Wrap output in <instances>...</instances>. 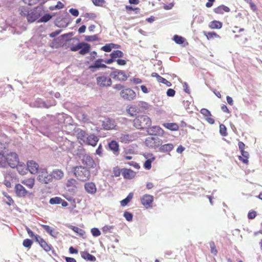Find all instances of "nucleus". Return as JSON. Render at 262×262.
<instances>
[{"label": "nucleus", "instance_id": "obj_1", "mask_svg": "<svg viewBox=\"0 0 262 262\" xmlns=\"http://www.w3.org/2000/svg\"><path fill=\"white\" fill-rule=\"evenodd\" d=\"M134 126L137 129H144L151 125V120L147 115H139L133 121Z\"/></svg>", "mask_w": 262, "mask_h": 262}, {"label": "nucleus", "instance_id": "obj_2", "mask_svg": "<svg viewBox=\"0 0 262 262\" xmlns=\"http://www.w3.org/2000/svg\"><path fill=\"white\" fill-rule=\"evenodd\" d=\"M73 172L74 176L80 181H86L91 177L90 170L82 165L74 167Z\"/></svg>", "mask_w": 262, "mask_h": 262}, {"label": "nucleus", "instance_id": "obj_3", "mask_svg": "<svg viewBox=\"0 0 262 262\" xmlns=\"http://www.w3.org/2000/svg\"><path fill=\"white\" fill-rule=\"evenodd\" d=\"M0 162L4 164L7 163L10 167L14 168L18 164L19 158L15 152H10L6 156L0 154Z\"/></svg>", "mask_w": 262, "mask_h": 262}, {"label": "nucleus", "instance_id": "obj_4", "mask_svg": "<svg viewBox=\"0 0 262 262\" xmlns=\"http://www.w3.org/2000/svg\"><path fill=\"white\" fill-rule=\"evenodd\" d=\"M70 50L73 52H76L80 50L79 53L81 55H84L90 52L91 46L90 44L84 42H80L77 45L72 44L70 47Z\"/></svg>", "mask_w": 262, "mask_h": 262}, {"label": "nucleus", "instance_id": "obj_5", "mask_svg": "<svg viewBox=\"0 0 262 262\" xmlns=\"http://www.w3.org/2000/svg\"><path fill=\"white\" fill-rule=\"evenodd\" d=\"M42 14V8L40 7L34 8L30 12H28L27 18L29 22L32 23L39 18Z\"/></svg>", "mask_w": 262, "mask_h": 262}, {"label": "nucleus", "instance_id": "obj_6", "mask_svg": "<svg viewBox=\"0 0 262 262\" xmlns=\"http://www.w3.org/2000/svg\"><path fill=\"white\" fill-rule=\"evenodd\" d=\"M38 180L43 184H49L52 181L51 174L46 168H41L38 172Z\"/></svg>", "mask_w": 262, "mask_h": 262}, {"label": "nucleus", "instance_id": "obj_7", "mask_svg": "<svg viewBox=\"0 0 262 262\" xmlns=\"http://www.w3.org/2000/svg\"><path fill=\"white\" fill-rule=\"evenodd\" d=\"M82 166L88 168L89 170L91 169L94 168L96 164L94 160L90 155H84L81 158Z\"/></svg>", "mask_w": 262, "mask_h": 262}, {"label": "nucleus", "instance_id": "obj_8", "mask_svg": "<svg viewBox=\"0 0 262 262\" xmlns=\"http://www.w3.org/2000/svg\"><path fill=\"white\" fill-rule=\"evenodd\" d=\"M120 94L123 99L128 101L134 100L136 97V94L135 92L129 88L122 90L120 92Z\"/></svg>", "mask_w": 262, "mask_h": 262}, {"label": "nucleus", "instance_id": "obj_9", "mask_svg": "<svg viewBox=\"0 0 262 262\" xmlns=\"http://www.w3.org/2000/svg\"><path fill=\"white\" fill-rule=\"evenodd\" d=\"M97 84L101 87L110 86L112 83L111 78L105 75H101L97 77Z\"/></svg>", "mask_w": 262, "mask_h": 262}, {"label": "nucleus", "instance_id": "obj_10", "mask_svg": "<svg viewBox=\"0 0 262 262\" xmlns=\"http://www.w3.org/2000/svg\"><path fill=\"white\" fill-rule=\"evenodd\" d=\"M141 204L146 208H151L152 207L154 196L151 195L146 194L140 199Z\"/></svg>", "mask_w": 262, "mask_h": 262}, {"label": "nucleus", "instance_id": "obj_11", "mask_svg": "<svg viewBox=\"0 0 262 262\" xmlns=\"http://www.w3.org/2000/svg\"><path fill=\"white\" fill-rule=\"evenodd\" d=\"M111 76L114 79L119 81H125L128 76L125 73L121 70H116L111 73Z\"/></svg>", "mask_w": 262, "mask_h": 262}, {"label": "nucleus", "instance_id": "obj_12", "mask_svg": "<svg viewBox=\"0 0 262 262\" xmlns=\"http://www.w3.org/2000/svg\"><path fill=\"white\" fill-rule=\"evenodd\" d=\"M16 195L19 198H25L28 195L29 192L20 184H17L14 187Z\"/></svg>", "mask_w": 262, "mask_h": 262}, {"label": "nucleus", "instance_id": "obj_13", "mask_svg": "<svg viewBox=\"0 0 262 262\" xmlns=\"http://www.w3.org/2000/svg\"><path fill=\"white\" fill-rule=\"evenodd\" d=\"M146 145L151 148H156L161 144V141L159 139L150 137L145 140Z\"/></svg>", "mask_w": 262, "mask_h": 262}, {"label": "nucleus", "instance_id": "obj_14", "mask_svg": "<svg viewBox=\"0 0 262 262\" xmlns=\"http://www.w3.org/2000/svg\"><path fill=\"white\" fill-rule=\"evenodd\" d=\"M200 113L205 117V120L210 124H213L215 122L211 112L207 109L203 108L200 111Z\"/></svg>", "mask_w": 262, "mask_h": 262}, {"label": "nucleus", "instance_id": "obj_15", "mask_svg": "<svg viewBox=\"0 0 262 262\" xmlns=\"http://www.w3.org/2000/svg\"><path fill=\"white\" fill-rule=\"evenodd\" d=\"M27 168L31 173L35 174L39 172V165L35 161L30 160L27 162Z\"/></svg>", "mask_w": 262, "mask_h": 262}, {"label": "nucleus", "instance_id": "obj_16", "mask_svg": "<svg viewBox=\"0 0 262 262\" xmlns=\"http://www.w3.org/2000/svg\"><path fill=\"white\" fill-rule=\"evenodd\" d=\"M35 239L39 245L47 252H49L51 249V246L49 245L42 238L38 235L35 236Z\"/></svg>", "mask_w": 262, "mask_h": 262}, {"label": "nucleus", "instance_id": "obj_17", "mask_svg": "<svg viewBox=\"0 0 262 262\" xmlns=\"http://www.w3.org/2000/svg\"><path fill=\"white\" fill-rule=\"evenodd\" d=\"M122 175L125 179H132L136 175V172L130 169L123 168L121 170Z\"/></svg>", "mask_w": 262, "mask_h": 262}, {"label": "nucleus", "instance_id": "obj_18", "mask_svg": "<svg viewBox=\"0 0 262 262\" xmlns=\"http://www.w3.org/2000/svg\"><path fill=\"white\" fill-rule=\"evenodd\" d=\"M84 188L88 193L91 194H95L97 191L96 186L93 182H87L85 183Z\"/></svg>", "mask_w": 262, "mask_h": 262}, {"label": "nucleus", "instance_id": "obj_19", "mask_svg": "<svg viewBox=\"0 0 262 262\" xmlns=\"http://www.w3.org/2000/svg\"><path fill=\"white\" fill-rule=\"evenodd\" d=\"M102 126L104 129L110 130L115 128L116 124L114 120L110 119H106L103 122Z\"/></svg>", "mask_w": 262, "mask_h": 262}, {"label": "nucleus", "instance_id": "obj_20", "mask_svg": "<svg viewBox=\"0 0 262 262\" xmlns=\"http://www.w3.org/2000/svg\"><path fill=\"white\" fill-rule=\"evenodd\" d=\"M99 140L98 137L94 134H91L88 136L85 143L86 144L95 146Z\"/></svg>", "mask_w": 262, "mask_h": 262}, {"label": "nucleus", "instance_id": "obj_21", "mask_svg": "<svg viewBox=\"0 0 262 262\" xmlns=\"http://www.w3.org/2000/svg\"><path fill=\"white\" fill-rule=\"evenodd\" d=\"M134 140V136L127 134H121L119 137V141L122 143H127L133 141Z\"/></svg>", "mask_w": 262, "mask_h": 262}, {"label": "nucleus", "instance_id": "obj_22", "mask_svg": "<svg viewBox=\"0 0 262 262\" xmlns=\"http://www.w3.org/2000/svg\"><path fill=\"white\" fill-rule=\"evenodd\" d=\"M108 147L113 153L118 155L119 154V146L118 143L115 140H112L108 143Z\"/></svg>", "mask_w": 262, "mask_h": 262}, {"label": "nucleus", "instance_id": "obj_23", "mask_svg": "<svg viewBox=\"0 0 262 262\" xmlns=\"http://www.w3.org/2000/svg\"><path fill=\"white\" fill-rule=\"evenodd\" d=\"M230 9L229 7L222 5L213 9L214 13L219 14H223L225 12H229Z\"/></svg>", "mask_w": 262, "mask_h": 262}, {"label": "nucleus", "instance_id": "obj_24", "mask_svg": "<svg viewBox=\"0 0 262 262\" xmlns=\"http://www.w3.org/2000/svg\"><path fill=\"white\" fill-rule=\"evenodd\" d=\"M163 127L171 131H178L179 129V125L176 123H164Z\"/></svg>", "mask_w": 262, "mask_h": 262}, {"label": "nucleus", "instance_id": "obj_25", "mask_svg": "<svg viewBox=\"0 0 262 262\" xmlns=\"http://www.w3.org/2000/svg\"><path fill=\"white\" fill-rule=\"evenodd\" d=\"M41 226L42 228L50 235L54 237H56L58 235V232H56L54 229L52 228L51 227L46 225H41Z\"/></svg>", "mask_w": 262, "mask_h": 262}, {"label": "nucleus", "instance_id": "obj_26", "mask_svg": "<svg viewBox=\"0 0 262 262\" xmlns=\"http://www.w3.org/2000/svg\"><path fill=\"white\" fill-rule=\"evenodd\" d=\"M21 183L29 189H32L35 185V179L30 178L21 181Z\"/></svg>", "mask_w": 262, "mask_h": 262}, {"label": "nucleus", "instance_id": "obj_27", "mask_svg": "<svg viewBox=\"0 0 262 262\" xmlns=\"http://www.w3.org/2000/svg\"><path fill=\"white\" fill-rule=\"evenodd\" d=\"M87 137V134L84 130H81L77 134V138L81 144L85 143Z\"/></svg>", "mask_w": 262, "mask_h": 262}, {"label": "nucleus", "instance_id": "obj_28", "mask_svg": "<svg viewBox=\"0 0 262 262\" xmlns=\"http://www.w3.org/2000/svg\"><path fill=\"white\" fill-rule=\"evenodd\" d=\"M52 179L54 178L56 180H60L64 176L63 172L60 169H55L51 172Z\"/></svg>", "mask_w": 262, "mask_h": 262}, {"label": "nucleus", "instance_id": "obj_29", "mask_svg": "<svg viewBox=\"0 0 262 262\" xmlns=\"http://www.w3.org/2000/svg\"><path fill=\"white\" fill-rule=\"evenodd\" d=\"M68 227L70 229L72 230L74 232L76 233L80 236L82 237V238H84L85 232L83 229L73 225H69Z\"/></svg>", "mask_w": 262, "mask_h": 262}, {"label": "nucleus", "instance_id": "obj_30", "mask_svg": "<svg viewBox=\"0 0 262 262\" xmlns=\"http://www.w3.org/2000/svg\"><path fill=\"white\" fill-rule=\"evenodd\" d=\"M80 254H81V257L83 259H84L88 261L94 262V261H95L96 260V258L94 256L91 255V254H90L89 252H88L86 251L81 252Z\"/></svg>", "mask_w": 262, "mask_h": 262}, {"label": "nucleus", "instance_id": "obj_31", "mask_svg": "<svg viewBox=\"0 0 262 262\" xmlns=\"http://www.w3.org/2000/svg\"><path fill=\"white\" fill-rule=\"evenodd\" d=\"M173 148V145L171 143L164 144L160 147L159 150L161 152H165L171 151Z\"/></svg>", "mask_w": 262, "mask_h": 262}, {"label": "nucleus", "instance_id": "obj_32", "mask_svg": "<svg viewBox=\"0 0 262 262\" xmlns=\"http://www.w3.org/2000/svg\"><path fill=\"white\" fill-rule=\"evenodd\" d=\"M103 59H98L94 62L93 65L90 66L89 68L91 69L95 68H105L106 66L105 64L102 63Z\"/></svg>", "mask_w": 262, "mask_h": 262}, {"label": "nucleus", "instance_id": "obj_33", "mask_svg": "<svg viewBox=\"0 0 262 262\" xmlns=\"http://www.w3.org/2000/svg\"><path fill=\"white\" fill-rule=\"evenodd\" d=\"M123 53L120 50L114 51L110 54V57H112L115 61L117 60V58H121L123 56Z\"/></svg>", "mask_w": 262, "mask_h": 262}, {"label": "nucleus", "instance_id": "obj_34", "mask_svg": "<svg viewBox=\"0 0 262 262\" xmlns=\"http://www.w3.org/2000/svg\"><path fill=\"white\" fill-rule=\"evenodd\" d=\"M242 156H239L238 157L239 160L242 161L244 163L246 164H248L249 161V155L247 151H244L241 152Z\"/></svg>", "mask_w": 262, "mask_h": 262}, {"label": "nucleus", "instance_id": "obj_35", "mask_svg": "<svg viewBox=\"0 0 262 262\" xmlns=\"http://www.w3.org/2000/svg\"><path fill=\"white\" fill-rule=\"evenodd\" d=\"M210 28L212 29H221L222 27V23L217 20H213L209 25Z\"/></svg>", "mask_w": 262, "mask_h": 262}, {"label": "nucleus", "instance_id": "obj_36", "mask_svg": "<svg viewBox=\"0 0 262 262\" xmlns=\"http://www.w3.org/2000/svg\"><path fill=\"white\" fill-rule=\"evenodd\" d=\"M69 24V23L65 22L63 18H60L57 19L55 22V25L59 28H66Z\"/></svg>", "mask_w": 262, "mask_h": 262}, {"label": "nucleus", "instance_id": "obj_37", "mask_svg": "<svg viewBox=\"0 0 262 262\" xmlns=\"http://www.w3.org/2000/svg\"><path fill=\"white\" fill-rule=\"evenodd\" d=\"M151 158L147 159L144 164V167L146 169H150L151 167V163L155 159V157L153 156L152 155L150 156Z\"/></svg>", "mask_w": 262, "mask_h": 262}, {"label": "nucleus", "instance_id": "obj_38", "mask_svg": "<svg viewBox=\"0 0 262 262\" xmlns=\"http://www.w3.org/2000/svg\"><path fill=\"white\" fill-rule=\"evenodd\" d=\"M133 198V193L132 192L129 193L126 198L121 201V205L122 206H125L132 200Z\"/></svg>", "mask_w": 262, "mask_h": 262}, {"label": "nucleus", "instance_id": "obj_39", "mask_svg": "<svg viewBox=\"0 0 262 262\" xmlns=\"http://www.w3.org/2000/svg\"><path fill=\"white\" fill-rule=\"evenodd\" d=\"M127 113L131 116H135L138 113V109L135 105H130L127 110Z\"/></svg>", "mask_w": 262, "mask_h": 262}, {"label": "nucleus", "instance_id": "obj_40", "mask_svg": "<svg viewBox=\"0 0 262 262\" xmlns=\"http://www.w3.org/2000/svg\"><path fill=\"white\" fill-rule=\"evenodd\" d=\"M77 184V181L74 179H70L67 181L66 186L67 187H72L73 188H76Z\"/></svg>", "mask_w": 262, "mask_h": 262}, {"label": "nucleus", "instance_id": "obj_41", "mask_svg": "<svg viewBox=\"0 0 262 262\" xmlns=\"http://www.w3.org/2000/svg\"><path fill=\"white\" fill-rule=\"evenodd\" d=\"M116 46V45L114 43L106 44L101 48V50L106 52H110L113 48H115Z\"/></svg>", "mask_w": 262, "mask_h": 262}, {"label": "nucleus", "instance_id": "obj_42", "mask_svg": "<svg viewBox=\"0 0 262 262\" xmlns=\"http://www.w3.org/2000/svg\"><path fill=\"white\" fill-rule=\"evenodd\" d=\"M204 34L206 36L208 39H211L214 38H220V36L215 32H204Z\"/></svg>", "mask_w": 262, "mask_h": 262}, {"label": "nucleus", "instance_id": "obj_43", "mask_svg": "<svg viewBox=\"0 0 262 262\" xmlns=\"http://www.w3.org/2000/svg\"><path fill=\"white\" fill-rule=\"evenodd\" d=\"M52 18V15L50 14H45L38 20V23H47Z\"/></svg>", "mask_w": 262, "mask_h": 262}, {"label": "nucleus", "instance_id": "obj_44", "mask_svg": "<svg viewBox=\"0 0 262 262\" xmlns=\"http://www.w3.org/2000/svg\"><path fill=\"white\" fill-rule=\"evenodd\" d=\"M99 39V38L97 34H95L93 35L86 36L85 37V40L86 41H89V42L97 41Z\"/></svg>", "mask_w": 262, "mask_h": 262}, {"label": "nucleus", "instance_id": "obj_45", "mask_svg": "<svg viewBox=\"0 0 262 262\" xmlns=\"http://www.w3.org/2000/svg\"><path fill=\"white\" fill-rule=\"evenodd\" d=\"M173 40L178 44H183L184 42L185 38L183 37L175 35L173 36Z\"/></svg>", "mask_w": 262, "mask_h": 262}, {"label": "nucleus", "instance_id": "obj_46", "mask_svg": "<svg viewBox=\"0 0 262 262\" xmlns=\"http://www.w3.org/2000/svg\"><path fill=\"white\" fill-rule=\"evenodd\" d=\"M49 203L52 205L59 204L61 203V198L58 196L51 198L49 200Z\"/></svg>", "mask_w": 262, "mask_h": 262}, {"label": "nucleus", "instance_id": "obj_47", "mask_svg": "<svg viewBox=\"0 0 262 262\" xmlns=\"http://www.w3.org/2000/svg\"><path fill=\"white\" fill-rule=\"evenodd\" d=\"M154 132H156L158 135H163L164 133V130L159 126H154L152 127Z\"/></svg>", "mask_w": 262, "mask_h": 262}, {"label": "nucleus", "instance_id": "obj_48", "mask_svg": "<svg viewBox=\"0 0 262 262\" xmlns=\"http://www.w3.org/2000/svg\"><path fill=\"white\" fill-rule=\"evenodd\" d=\"M245 2L249 4L251 9L254 12L257 11V8L256 5L252 2V0H245Z\"/></svg>", "mask_w": 262, "mask_h": 262}, {"label": "nucleus", "instance_id": "obj_49", "mask_svg": "<svg viewBox=\"0 0 262 262\" xmlns=\"http://www.w3.org/2000/svg\"><path fill=\"white\" fill-rule=\"evenodd\" d=\"M220 133L223 136H226L227 135L226 127L223 124L220 125Z\"/></svg>", "mask_w": 262, "mask_h": 262}, {"label": "nucleus", "instance_id": "obj_50", "mask_svg": "<svg viewBox=\"0 0 262 262\" xmlns=\"http://www.w3.org/2000/svg\"><path fill=\"white\" fill-rule=\"evenodd\" d=\"M211 253L213 254L214 255H216L217 254V250L216 248V246L214 242H211L209 243Z\"/></svg>", "mask_w": 262, "mask_h": 262}, {"label": "nucleus", "instance_id": "obj_51", "mask_svg": "<svg viewBox=\"0 0 262 262\" xmlns=\"http://www.w3.org/2000/svg\"><path fill=\"white\" fill-rule=\"evenodd\" d=\"M33 244V241L30 239H25L24 240L23 245L25 247L30 248Z\"/></svg>", "mask_w": 262, "mask_h": 262}, {"label": "nucleus", "instance_id": "obj_52", "mask_svg": "<svg viewBox=\"0 0 262 262\" xmlns=\"http://www.w3.org/2000/svg\"><path fill=\"white\" fill-rule=\"evenodd\" d=\"M158 81L160 83H162L166 84L168 86H170L171 85V83L170 82L167 80L166 79L163 78L162 77H159Z\"/></svg>", "mask_w": 262, "mask_h": 262}, {"label": "nucleus", "instance_id": "obj_53", "mask_svg": "<svg viewBox=\"0 0 262 262\" xmlns=\"http://www.w3.org/2000/svg\"><path fill=\"white\" fill-rule=\"evenodd\" d=\"M91 233L93 236L98 237L101 235V232L100 230L96 228H92L91 230Z\"/></svg>", "mask_w": 262, "mask_h": 262}, {"label": "nucleus", "instance_id": "obj_54", "mask_svg": "<svg viewBox=\"0 0 262 262\" xmlns=\"http://www.w3.org/2000/svg\"><path fill=\"white\" fill-rule=\"evenodd\" d=\"M124 217L127 221H132L133 220V214L127 211H125L124 213Z\"/></svg>", "mask_w": 262, "mask_h": 262}, {"label": "nucleus", "instance_id": "obj_55", "mask_svg": "<svg viewBox=\"0 0 262 262\" xmlns=\"http://www.w3.org/2000/svg\"><path fill=\"white\" fill-rule=\"evenodd\" d=\"M114 228L113 226L105 225L102 228V231L104 233H108L111 231V230Z\"/></svg>", "mask_w": 262, "mask_h": 262}, {"label": "nucleus", "instance_id": "obj_56", "mask_svg": "<svg viewBox=\"0 0 262 262\" xmlns=\"http://www.w3.org/2000/svg\"><path fill=\"white\" fill-rule=\"evenodd\" d=\"M256 212L254 210H251L248 213V217L249 219H254L256 216Z\"/></svg>", "mask_w": 262, "mask_h": 262}, {"label": "nucleus", "instance_id": "obj_57", "mask_svg": "<svg viewBox=\"0 0 262 262\" xmlns=\"http://www.w3.org/2000/svg\"><path fill=\"white\" fill-rule=\"evenodd\" d=\"M114 176L116 177H119L120 175L121 170L117 167L114 168L113 170Z\"/></svg>", "mask_w": 262, "mask_h": 262}, {"label": "nucleus", "instance_id": "obj_58", "mask_svg": "<svg viewBox=\"0 0 262 262\" xmlns=\"http://www.w3.org/2000/svg\"><path fill=\"white\" fill-rule=\"evenodd\" d=\"M93 4L96 6H101L104 4V0H92Z\"/></svg>", "mask_w": 262, "mask_h": 262}, {"label": "nucleus", "instance_id": "obj_59", "mask_svg": "<svg viewBox=\"0 0 262 262\" xmlns=\"http://www.w3.org/2000/svg\"><path fill=\"white\" fill-rule=\"evenodd\" d=\"M126 164L129 166H133L136 169H139L140 167L139 164L134 161L128 162H127Z\"/></svg>", "mask_w": 262, "mask_h": 262}, {"label": "nucleus", "instance_id": "obj_60", "mask_svg": "<svg viewBox=\"0 0 262 262\" xmlns=\"http://www.w3.org/2000/svg\"><path fill=\"white\" fill-rule=\"evenodd\" d=\"M130 81L135 84H140L142 82V79L139 78H133L130 79Z\"/></svg>", "mask_w": 262, "mask_h": 262}, {"label": "nucleus", "instance_id": "obj_61", "mask_svg": "<svg viewBox=\"0 0 262 262\" xmlns=\"http://www.w3.org/2000/svg\"><path fill=\"white\" fill-rule=\"evenodd\" d=\"M84 17L90 19H94L96 17V15L95 13H86L84 15Z\"/></svg>", "mask_w": 262, "mask_h": 262}, {"label": "nucleus", "instance_id": "obj_62", "mask_svg": "<svg viewBox=\"0 0 262 262\" xmlns=\"http://www.w3.org/2000/svg\"><path fill=\"white\" fill-rule=\"evenodd\" d=\"M70 13L74 16H78L79 15V12L77 9L71 8L69 10Z\"/></svg>", "mask_w": 262, "mask_h": 262}, {"label": "nucleus", "instance_id": "obj_63", "mask_svg": "<svg viewBox=\"0 0 262 262\" xmlns=\"http://www.w3.org/2000/svg\"><path fill=\"white\" fill-rule=\"evenodd\" d=\"M175 91L172 89H169L167 91L166 94L169 97H173L175 95Z\"/></svg>", "mask_w": 262, "mask_h": 262}, {"label": "nucleus", "instance_id": "obj_64", "mask_svg": "<svg viewBox=\"0 0 262 262\" xmlns=\"http://www.w3.org/2000/svg\"><path fill=\"white\" fill-rule=\"evenodd\" d=\"M174 6L173 2L170 3L168 4H164L163 6V8L165 10H170Z\"/></svg>", "mask_w": 262, "mask_h": 262}]
</instances>
